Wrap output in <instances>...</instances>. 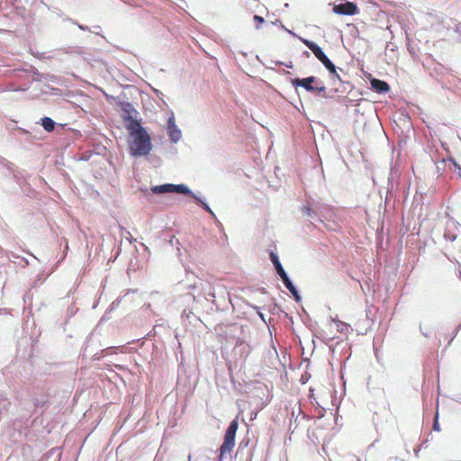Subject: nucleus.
<instances>
[{"label":"nucleus","instance_id":"nucleus-1","mask_svg":"<svg viewBox=\"0 0 461 461\" xmlns=\"http://www.w3.org/2000/svg\"><path fill=\"white\" fill-rule=\"evenodd\" d=\"M131 140L129 141L130 153L134 157L148 155L151 149V138L140 123L133 120L127 127Z\"/></svg>","mask_w":461,"mask_h":461},{"label":"nucleus","instance_id":"nucleus-2","mask_svg":"<svg viewBox=\"0 0 461 461\" xmlns=\"http://www.w3.org/2000/svg\"><path fill=\"white\" fill-rule=\"evenodd\" d=\"M238 426H239V423H238V420L237 419L233 420L226 432H225V435H224V439H223V443L221 444V447H220V461H221L225 456L226 453H230L235 446V437H236V432H237V429H238Z\"/></svg>","mask_w":461,"mask_h":461},{"label":"nucleus","instance_id":"nucleus-3","mask_svg":"<svg viewBox=\"0 0 461 461\" xmlns=\"http://www.w3.org/2000/svg\"><path fill=\"white\" fill-rule=\"evenodd\" d=\"M293 86L295 88L301 86L308 92H325L326 86L323 82L320 81L317 77L311 76L304 78H294L291 81Z\"/></svg>","mask_w":461,"mask_h":461},{"label":"nucleus","instance_id":"nucleus-4","mask_svg":"<svg viewBox=\"0 0 461 461\" xmlns=\"http://www.w3.org/2000/svg\"><path fill=\"white\" fill-rule=\"evenodd\" d=\"M333 12L337 14L353 15L357 14L358 8L357 5L352 2H346L344 4L335 5Z\"/></svg>","mask_w":461,"mask_h":461},{"label":"nucleus","instance_id":"nucleus-5","mask_svg":"<svg viewBox=\"0 0 461 461\" xmlns=\"http://www.w3.org/2000/svg\"><path fill=\"white\" fill-rule=\"evenodd\" d=\"M167 131L172 141L176 142L180 140L181 131L176 125L174 116H171L167 121Z\"/></svg>","mask_w":461,"mask_h":461},{"label":"nucleus","instance_id":"nucleus-6","mask_svg":"<svg viewBox=\"0 0 461 461\" xmlns=\"http://www.w3.org/2000/svg\"><path fill=\"white\" fill-rule=\"evenodd\" d=\"M303 42L304 43V45L307 48H309L312 51L314 56L319 60H321V59H323L326 56L325 53L322 51V50L313 41H311L309 40H303Z\"/></svg>","mask_w":461,"mask_h":461},{"label":"nucleus","instance_id":"nucleus-7","mask_svg":"<svg viewBox=\"0 0 461 461\" xmlns=\"http://www.w3.org/2000/svg\"><path fill=\"white\" fill-rule=\"evenodd\" d=\"M371 86L377 93H385L390 89L389 85L385 81L376 78L371 80Z\"/></svg>","mask_w":461,"mask_h":461},{"label":"nucleus","instance_id":"nucleus-8","mask_svg":"<svg viewBox=\"0 0 461 461\" xmlns=\"http://www.w3.org/2000/svg\"><path fill=\"white\" fill-rule=\"evenodd\" d=\"M270 260L273 263V265H274L277 274L279 275V276L281 275L285 274V271L283 268V267H282V265H281V263L279 261V258H278V257H277V255L276 253H274V252L270 253Z\"/></svg>","mask_w":461,"mask_h":461},{"label":"nucleus","instance_id":"nucleus-9","mask_svg":"<svg viewBox=\"0 0 461 461\" xmlns=\"http://www.w3.org/2000/svg\"><path fill=\"white\" fill-rule=\"evenodd\" d=\"M284 285H285V287L296 297L298 298V293H297V290L296 288L294 287V285H293V283L291 282V280L289 279L287 274H284V275H281L280 276Z\"/></svg>","mask_w":461,"mask_h":461},{"label":"nucleus","instance_id":"nucleus-10","mask_svg":"<svg viewBox=\"0 0 461 461\" xmlns=\"http://www.w3.org/2000/svg\"><path fill=\"white\" fill-rule=\"evenodd\" d=\"M284 285H285V287L296 297L298 298V293H297V290L296 288L294 287V285H293V283L291 282V280L289 279L287 274H284V275H281L280 276Z\"/></svg>","mask_w":461,"mask_h":461},{"label":"nucleus","instance_id":"nucleus-11","mask_svg":"<svg viewBox=\"0 0 461 461\" xmlns=\"http://www.w3.org/2000/svg\"><path fill=\"white\" fill-rule=\"evenodd\" d=\"M151 191L154 194L172 193V184L153 186Z\"/></svg>","mask_w":461,"mask_h":461},{"label":"nucleus","instance_id":"nucleus-12","mask_svg":"<svg viewBox=\"0 0 461 461\" xmlns=\"http://www.w3.org/2000/svg\"><path fill=\"white\" fill-rule=\"evenodd\" d=\"M41 126L44 128L45 131L48 132H51L55 129V122L50 117H44L41 119Z\"/></svg>","mask_w":461,"mask_h":461},{"label":"nucleus","instance_id":"nucleus-13","mask_svg":"<svg viewBox=\"0 0 461 461\" xmlns=\"http://www.w3.org/2000/svg\"><path fill=\"white\" fill-rule=\"evenodd\" d=\"M172 193H177V194H190L193 196V193L189 190V188L181 184V185H173L172 184Z\"/></svg>","mask_w":461,"mask_h":461},{"label":"nucleus","instance_id":"nucleus-14","mask_svg":"<svg viewBox=\"0 0 461 461\" xmlns=\"http://www.w3.org/2000/svg\"><path fill=\"white\" fill-rule=\"evenodd\" d=\"M334 322L336 323L338 331L342 333L348 332L349 326L347 323L340 321H334Z\"/></svg>","mask_w":461,"mask_h":461},{"label":"nucleus","instance_id":"nucleus-15","mask_svg":"<svg viewBox=\"0 0 461 461\" xmlns=\"http://www.w3.org/2000/svg\"><path fill=\"white\" fill-rule=\"evenodd\" d=\"M326 68L330 71V74L333 75L338 80L341 81L340 76L338 74L336 67L333 63L326 67Z\"/></svg>","mask_w":461,"mask_h":461},{"label":"nucleus","instance_id":"nucleus-16","mask_svg":"<svg viewBox=\"0 0 461 461\" xmlns=\"http://www.w3.org/2000/svg\"><path fill=\"white\" fill-rule=\"evenodd\" d=\"M253 20L255 22V26L257 29H259L262 23H264L265 22L264 18L259 15H254Z\"/></svg>","mask_w":461,"mask_h":461},{"label":"nucleus","instance_id":"nucleus-17","mask_svg":"<svg viewBox=\"0 0 461 461\" xmlns=\"http://www.w3.org/2000/svg\"><path fill=\"white\" fill-rule=\"evenodd\" d=\"M193 197L199 203L202 204V206L207 211L209 212L210 213H212L211 208L205 203H203V201H201L198 197H196L194 194H193Z\"/></svg>","mask_w":461,"mask_h":461},{"label":"nucleus","instance_id":"nucleus-18","mask_svg":"<svg viewBox=\"0 0 461 461\" xmlns=\"http://www.w3.org/2000/svg\"><path fill=\"white\" fill-rule=\"evenodd\" d=\"M323 66L326 68L328 67L329 65H330L332 62L329 59V58L327 56H325L323 59H321L320 60Z\"/></svg>","mask_w":461,"mask_h":461},{"label":"nucleus","instance_id":"nucleus-19","mask_svg":"<svg viewBox=\"0 0 461 461\" xmlns=\"http://www.w3.org/2000/svg\"><path fill=\"white\" fill-rule=\"evenodd\" d=\"M323 66L326 68L328 67L329 65H330L332 62L329 59V58L327 56H325L323 59H321L320 60Z\"/></svg>","mask_w":461,"mask_h":461},{"label":"nucleus","instance_id":"nucleus-20","mask_svg":"<svg viewBox=\"0 0 461 461\" xmlns=\"http://www.w3.org/2000/svg\"><path fill=\"white\" fill-rule=\"evenodd\" d=\"M323 66L326 68L328 67L329 65H330L332 62L329 59V58L327 56H325L323 59H321L320 60Z\"/></svg>","mask_w":461,"mask_h":461},{"label":"nucleus","instance_id":"nucleus-21","mask_svg":"<svg viewBox=\"0 0 461 461\" xmlns=\"http://www.w3.org/2000/svg\"><path fill=\"white\" fill-rule=\"evenodd\" d=\"M433 429L437 431L439 430V424H438V413L436 414L435 416V420H434V423H433Z\"/></svg>","mask_w":461,"mask_h":461},{"label":"nucleus","instance_id":"nucleus-22","mask_svg":"<svg viewBox=\"0 0 461 461\" xmlns=\"http://www.w3.org/2000/svg\"><path fill=\"white\" fill-rule=\"evenodd\" d=\"M445 238L451 240L452 241H454L456 240V236H450V234L448 232L445 233Z\"/></svg>","mask_w":461,"mask_h":461},{"label":"nucleus","instance_id":"nucleus-23","mask_svg":"<svg viewBox=\"0 0 461 461\" xmlns=\"http://www.w3.org/2000/svg\"><path fill=\"white\" fill-rule=\"evenodd\" d=\"M454 165L456 168H458L459 174L461 175V167H459V165H457L456 163H454Z\"/></svg>","mask_w":461,"mask_h":461}]
</instances>
